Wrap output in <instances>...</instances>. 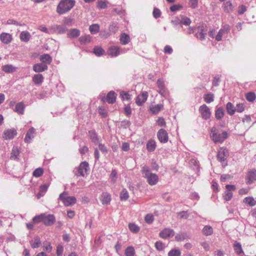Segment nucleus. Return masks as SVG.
<instances>
[{
	"label": "nucleus",
	"instance_id": "obj_1",
	"mask_svg": "<svg viewBox=\"0 0 256 256\" xmlns=\"http://www.w3.org/2000/svg\"><path fill=\"white\" fill-rule=\"evenodd\" d=\"M141 172L142 177L146 180L150 186H154L158 182V176L156 174L152 173L148 166L146 165L142 166Z\"/></svg>",
	"mask_w": 256,
	"mask_h": 256
},
{
	"label": "nucleus",
	"instance_id": "obj_2",
	"mask_svg": "<svg viewBox=\"0 0 256 256\" xmlns=\"http://www.w3.org/2000/svg\"><path fill=\"white\" fill-rule=\"evenodd\" d=\"M76 4L75 0H61L56 7V12L60 15L70 12Z\"/></svg>",
	"mask_w": 256,
	"mask_h": 256
},
{
	"label": "nucleus",
	"instance_id": "obj_3",
	"mask_svg": "<svg viewBox=\"0 0 256 256\" xmlns=\"http://www.w3.org/2000/svg\"><path fill=\"white\" fill-rule=\"evenodd\" d=\"M210 136L214 143H222L228 137L226 132L224 131L222 133L216 132L215 128H212L211 129Z\"/></svg>",
	"mask_w": 256,
	"mask_h": 256
},
{
	"label": "nucleus",
	"instance_id": "obj_4",
	"mask_svg": "<svg viewBox=\"0 0 256 256\" xmlns=\"http://www.w3.org/2000/svg\"><path fill=\"white\" fill-rule=\"evenodd\" d=\"M230 26L228 24H222V28L216 33V40L219 42L222 40L223 38H226V35L230 32Z\"/></svg>",
	"mask_w": 256,
	"mask_h": 256
},
{
	"label": "nucleus",
	"instance_id": "obj_5",
	"mask_svg": "<svg viewBox=\"0 0 256 256\" xmlns=\"http://www.w3.org/2000/svg\"><path fill=\"white\" fill-rule=\"evenodd\" d=\"M67 192H64L61 193L58 199L63 202L66 206H70L74 204L76 202V198L74 196H68Z\"/></svg>",
	"mask_w": 256,
	"mask_h": 256
},
{
	"label": "nucleus",
	"instance_id": "obj_6",
	"mask_svg": "<svg viewBox=\"0 0 256 256\" xmlns=\"http://www.w3.org/2000/svg\"><path fill=\"white\" fill-rule=\"evenodd\" d=\"M229 156L228 150L225 148H220L217 154L218 159L222 162L223 166L227 165L226 162H225Z\"/></svg>",
	"mask_w": 256,
	"mask_h": 256
},
{
	"label": "nucleus",
	"instance_id": "obj_7",
	"mask_svg": "<svg viewBox=\"0 0 256 256\" xmlns=\"http://www.w3.org/2000/svg\"><path fill=\"white\" fill-rule=\"evenodd\" d=\"M127 50L124 48H120L116 46H110L107 50L108 54L110 57H116L121 54L126 52Z\"/></svg>",
	"mask_w": 256,
	"mask_h": 256
},
{
	"label": "nucleus",
	"instance_id": "obj_8",
	"mask_svg": "<svg viewBox=\"0 0 256 256\" xmlns=\"http://www.w3.org/2000/svg\"><path fill=\"white\" fill-rule=\"evenodd\" d=\"M199 112L202 119L207 120L210 118L212 116L210 109L205 104L200 106Z\"/></svg>",
	"mask_w": 256,
	"mask_h": 256
},
{
	"label": "nucleus",
	"instance_id": "obj_9",
	"mask_svg": "<svg viewBox=\"0 0 256 256\" xmlns=\"http://www.w3.org/2000/svg\"><path fill=\"white\" fill-rule=\"evenodd\" d=\"M89 169L88 164L86 162H83L80 163L77 169L78 173H76V176L80 175L83 177L85 176L87 174V172Z\"/></svg>",
	"mask_w": 256,
	"mask_h": 256
},
{
	"label": "nucleus",
	"instance_id": "obj_10",
	"mask_svg": "<svg viewBox=\"0 0 256 256\" xmlns=\"http://www.w3.org/2000/svg\"><path fill=\"white\" fill-rule=\"evenodd\" d=\"M158 138L161 143H166L168 140V134L166 131L163 129H160L157 134Z\"/></svg>",
	"mask_w": 256,
	"mask_h": 256
},
{
	"label": "nucleus",
	"instance_id": "obj_11",
	"mask_svg": "<svg viewBox=\"0 0 256 256\" xmlns=\"http://www.w3.org/2000/svg\"><path fill=\"white\" fill-rule=\"evenodd\" d=\"M206 34L207 30L206 26L202 25L198 26V32L196 34V36L198 39L201 40H204Z\"/></svg>",
	"mask_w": 256,
	"mask_h": 256
},
{
	"label": "nucleus",
	"instance_id": "obj_12",
	"mask_svg": "<svg viewBox=\"0 0 256 256\" xmlns=\"http://www.w3.org/2000/svg\"><path fill=\"white\" fill-rule=\"evenodd\" d=\"M192 22L191 20L184 16V15H180V18L178 20L174 23L176 25L180 24V26L182 28L183 26H189Z\"/></svg>",
	"mask_w": 256,
	"mask_h": 256
},
{
	"label": "nucleus",
	"instance_id": "obj_13",
	"mask_svg": "<svg viewBox=\"0 0 256 256\" xmlns=\"http://www.w3.org/2000/svg\"><path fill=\"white\" fill-rule=\"evenodd\" d=\"M66 28L64 26L54 24L51 26V34H62L66 31Z\"/></svg>",
	"mask_w": 256,
	"mask_h": 256
},
{
	"label": "nucleus",
	"instance_id": "obj_14",
	"mask_svg": "<svg viewBox=\"0 0 256 256\" xmlns=\"http://www.w3.org/2000/svg\"><path fill=\"white\" fill-rule=\"evenodd\" d=\"M174 234V232L173 230L166 228L160 232V236L162 238L166 239L172 237Z\"/></svg>",
	"mask_w": 256,
	"mask_h": 256
},
{
	"label": "nucleus",
	"instance_id": "obj_15",
	"mask_svg": "<svg viewBox=\"0 0 256 256\" xmlns=\"http://www.w3.org/2000/svg\"><path fill=\"white\" fill-rule=\"evenodd\" d=\"M148 97V93L146 92H142L136 97V103L139 106H142L147 100Z\"/></svg>",
	"mask_w": 256,
	"mask_h": 256
},
{
	"label": "nucleus",
	"instance_id": "obj_16",
	"mask_svg": "<svg viewBox=\"0 0 256 256\" xmlns=\"http://www.w3.org/2000/svg\"><path fill=\"white\" fill-rule=\"evenodd\" d=\"M16 134V130L14 128L8 129L4 130L3 138L6 140H11L12 139Z\"/></svg>",
	"mask_w": 256,
	"mask_h": 256
},
{
	"label": "nucleus",
	"instance_id": "obj_17",
	"mask_svg": "<svg viewBox=\"0 0 256 256\" xmlns=\"http://www.w3.org/2000/svg\"><path fill=\"white\" fill-rule=\"evenodd\" d=\"M44 224L47 226L52 225L56 222V218L53 214H44Z\"/></svg>",
	"mask_w": 256,
	"mask_h": 256
},
{
	"label": "nucleus",
	"instance_id": "obj_18",
	"mask_svg": "<svg viewBox=\"0 0 256 256\" xmlns=\"http://www.w3.org/2000/svg\"><path fill=\"white\" fill-rule=\"evenodd\" d=\"M256 180V170L253 169L249 171L246 177V182L248 184H252Z\"/></svg>",
	"mask_w": 256,
	"mask_h": 256
},
{
	"label": "nucleus",
	"instance_id": "obj_19",
	"mask_svg": "<svg viewBox=\"0 0 256 256\" xmlns=\"http://www.w3.org/2000/svg\"><path fill=\"white\" fill-rule=\"evenodd\" d=\"M36 129L32 127L27 132L26 136L24 138V142L26 143L31 142L32 138H34L35 136Z\"/></svg>",
	"mask_w": 256,
	"mask_h": 256
},
{
	"label": "nucleus",
	"instance_id": "obj_20",
	"mask_svg": "<svg viewBox=\"0 0 256 256\" xmlns=\"http://www.w3.org/2000/svg\"><path fill=\"white\" fill-rule=\"evenodd\" d=\"M100 199L102 204L108 205L111 201V196L107 192H104L100 195Z\"/></svg>",
	"mask_w": 256,
	"mask_h": 256
},
{
	"label": "nucleus",
	"instance_id": "obj_21",
	"mask_svg": "<svg viewBox=\"0 0 256 256\" xmlns=\"http://www.w3.org/2000/svg\"><path fill=\"white\" fill-rule=\"evenodd\" d=\"M12 39V34L9 33L2 32L0 34V40L4 44H8L11 42Z\"/></svg>",
	"mask_w": 256,
	"mask_h": 256
},
{
	"label": "nucleus",
	"instance_id": "obj_22",
	"mask_svg": "<svg viewBox=\"0 0 256 256\" xmlns=\"http://www.w3.org/2000/svg\"><path fill=\"white\" fill-rule=\"evenodd\" d=\"M48 68V66L42 62L36 64L33 66L34 70L38 72H44Z\"/></svg>",
	"mask_w": 256,
	"mask_h": 256
},
{
	"label": "nucleus",
	"instance_id": "obj_23",
	"mask_svg": "<svg viewBox=\"0 0 256 256\" xmlns=\"http://www.w3.org/2000/svg\"><path fill=\"white\" fill-rule=\"evenodd\" d=\"M89 136L92 142L94 144H97L100 142V137L98 136V134L94 130H92L89 131Z\"/></svg>",
	"mask_w": 256,
	"mask_h": 256
},
{
	"label": "nucleus",
	"instance_id": "obj_24",
	"mask_svg": "<svg viewBox=\"0 0 256 256\" xmlns=\"http://www.w3.org/2000/svg\"><path fill=\"white\" fill-rule=\"evenodd\" d=\"M40 60L42 64H46L47 66L52 62V58L48 54H44L40 56Z\"/></svg>",
	"mask_w": 256,
	"mask_h": 256
},
{
	"label": "nucleus",
	"instance_id": "obj_25",
	"mask_svg": "<svg viewBox=\"0 0 256 256\" xmlns=\"http://www.w3.org/2000/svg\"><path fill=\"white\" fill-rule=\"evenodd\" d=\"M225 112L222 107L216 108L215 111V118L217 120H221L224 116Z\"/></svg>",
	"mask_w": 256,
	"mask_h": 256
},
{
	"label": "nucleus",
	"instance_id": "obj_26",
	"mask_svg": "<svg viewBox=\"0 0 256 256\" xmlns=\"http://www.w3.org/2000/svg\"><path fill=\"white\" fill-rule=\"evenodd\" d=\"M31 38L30 33L28 31H22L20 35V38L21 41L28 42Z\"/></svg>",
	"mask_w": 256,
	"mask_h": 256
},
{
	"label": "nucleus",
	"instance_id": "obj_27",
	"mask_svg": "<svg viewBox=\"0 0 256 256\" xmlns=\"http://www.w3.org/2000/svg\"><path fill=\"white\" fill-rule=\"evenodd\" d=\"M116 98V94L114 91L110 92L106 96V101L109 104H114L115 102Z\"/></svg>",
	"mask_w": 256,
	"mask_h": 256
},
{
	"label": "nucleus",
	"instance_id": "obj_28",
	"mask_svg": "<svg viewBox=\"0 0 256 256\" xmlns=\"http://www.w3.org/2000/svg\"><path fill=\"white\" fill-rule=\"evenodd\" d=\"M130 40V36L126 33H122L120 38V41L121 44L126 45L129 43Z\"/></svg>",
	"mask_w": 256,
	"mask_h": 256
},
{
	"label": "nucleus",
	"instance_id": "obj_29",
	"mask_svg": "<svg viewBox=\"0 0 256 256\" xmlns=\"http://www.w3.org/2000/svg\"><path fill=\"white\" fill-rule=\"evenodd\" d=\"M80 35V30L76 28L70 29L68 34L70 38H76Z\"/></svg>",
	"mask_w": 256,
	"mask_h": 256
},
{
	"label": "nucleus",
	"instance_id": "obj_30",
	"mask_svg": "<svg viewBox=\"0 0 256 256\" xmlns=\"http://www.w3.org/2000/svg\"><path fill=\"white\" fill-rule=\"evenodd\" d=\"M31 246L34 248H38L40 246L41 244V241L39 236H36L30 242Z\"/></svg>",
	"mask_w": 256,
	"mask_h": 256
},
{
	"label": "nucleus",
	"instance_id": "obj_31",
	"mask_svg": "<svg viewBox=\"0 0 256 256\" xmlns=\"http://www.w3.org/2000/svg\"><path fill=\"white\" fill-rule=\"evenodd\" d=\"M156 148V142L154 140H150L146 144V149L148 152H154Z\"/></svg>",
	"mask_w": 256,
	"mask_h": 256
},
{
	"label": "nucleus",
	"instance_id": "obj_32",
	"mask_svg": "<svg viewBox=\"0 0 256 256\" xmlns=\"http://www.w3.org/2000/svg\"><path fill=\"white\" fill-rule=\"evenodd\" d=\"M164 108V106L162 104H158L154 106H152L150 108V110L153 114H158Z\"/></svg>",
	"mask_w": 256,
	"mask_h": 256
},
{
	"label": "nucleus",
	"instance_id": "obj_33",
	"mask_svg": "<svg viewBox=\"0 0 256 256\" xmlns=\"http://www.w3.org/2000/svg\"><path fill=\"white\" fill-rule=\"evenodd\" d=\"M222 8L226 12H232L233 10L232 3L230 1H227L224 2Z\"/></svg>",
	"mask_w": 256,
	"mask_h": 256
},
{
	"label": "nucleus",
	"instance_id": "obj_34",
	"mask_svg": "<svg viewBox=\"0 0 256 256\" xmlns=\"http://www.w3.org/2000/svg\"><path fill=\"white\" fill-rule=\"evenodd\" d=\"M91 38L90 34L82 36L79 38V41L82 44H86L90 42Z\"/></svg>",
	"mask_w": 256,
	"mask_h": 256
},
{
	"label": "nucleus",
	"instance_id": "obj_35",
	"mask_svg": "<svg viewBox=\"0 0 256 256\" xmlns=\"http://www.w3.org/2000/svg\"><path fill=\"white\" fill-rule=\"evenodd\" d=\"M226 110L230 116H232L236 112V107L234 106V104L230 102H228L227 103L226 106Z\"/></svg>",
	"mask_w": 256,
	"mask_h": 256
},
{
	"label": "nucleus",
	"instance_id": "obj_36",
	"mask_svg": "<svg viewBox=\"0 0 256 256\" xmlns=\"http://www.w3.org/2000/svg\"><path fill=\"white\" fill-rule=\"evenodd\" d=\"M14 110L20 114H23L24 110V106L22 102L18 103L15 107Z\"/></svg>",
	"mask_w": 256,
	"mask_h": 256
},
{
	"label": "nucleus",
	"instance_id": "obj_37",
	"mask_svg": "<svg viewBox=\"0 0 256 256\" xmlns=\"http://www.w3.org/2000/svg\"><path fill=\"white\" fill-rule=\"evenodd\" d=\"M48 186L46 184H43L40 186V192L36 196L38 199L40 198L41 197L44 195L48 190Z\"/></svg>",
	"mask_w": 256,
	"mask_h": 256
},
{
	"label": "nucleus",
	"instance_id": "obj_38",
	"mask_svg": "<svg viewBox=\"0 0 256 256\" xmlns=\"http://www.w3.org/2000/svg\"><path fill=\"white\" fill-rule=\"evenodd\" d=\"M204 100L207 104L211 103L214 100V95L212 92H208L204 95Z\"/></svg>",
	"mask_w": 256,
	"mask_h": 256
},
{
	"label": "nucleus",
	"instance_id": "obj_39",
	"mask_svg": "<svg viewBox=\"0 0 256 256\" xmlns=\"http://www.w3.org/2000/svg\"><path fill=\"white\" fill-rule=\"evenodd\" d=\"M89 30L92 34H97L100 30L99 24H95L90 25L89 27Z\"/></svg>",
	"mask_w": 256,
	"mask_h": 256
},
{
	"label": "nucleus",
	"instance_id": "obj_40",
	"mask_svg": "<svg viewBox=\"0 0 256 256\" xmlns=\"http://www.w3.org/2000/svg\"><path fill=\"white\" fill-rule=\"evenodd\" d=\"M202 232L206 236H210L213 234V228L210 226H206L202 229Z\"/></svg>",
	"mask_w": 256,
	"mask_h": 256
},
{
	"label": "nucleus",
	"instance_id": "obj_41",
	"mask_svg": "<svg viewBox=\"0 0 256 256\" xmlns=\"http://www.w3.org/2000/svg\"><path fill=\"white\" fill-rule=\"evenodd\" d=\"M234 250L238 254H244V252L242 250V246L240 242H236L234 245Z\"/></svg>",
	"mask_w": 256,
	"mask_h": 256
},
{
	"label": "nucleus",
	"instance_id": "obj_42",
	"mask_svg": "<svg viewBox=\"0 0 256 256\" xmlns=\"http://www.w3.org/2000/svg\"><path fill=\"white\" fill-rule=\"evenodd\" d=\"M20 150L18 147H14L12 150L10 158L13 160H16L18 158V156L19 155Z\"/></svg>",
	"mask_w": 256,
	"mask_h": 256
},
{
	"label": "nucleus",
	"instance_id": "obj_43",
	"mask_svg": "<svg viewBox=\"0 0 256 256\" xmlns=\"http://www.w3.org/2000/svg\"><path fill=\"white\" fill-rule=\"evenodd\" d=\"M244 202L250 206H254L256 204V200L252 197H246L244 200Z\"/></svg>",
	"mask_w": 256,
	"mask_h": 256
},
{
	"label": "nucleus",
	"instance_id": "obj_44",
	"mask_svg": "<svg viewBox=\"0 0 256 256\" xmlns=\"http://www.w3.org/2000/svg\"><path fill=\"white\" fill-rule=\"evenodd\" d=\"M93 52L96 56H100L104 54V50L101 47L95 46L94 48Z\"/></svg>",
	"mask_w": 256,
	"mask_h": 256
},
{
	"label": "nucleus",
	"instance_id": "obj_45",
	"mask_svg": "<svg viewBox=\"0 0 256 256\" xmlns=\"http://www.w3.org/2000/svg\"><path fill=\"white\" fill-rule=\"evenodd\" d=\"M44 214H40L34 216L32 218L33 222L38 224L40 222H44Z\"/></svg>",
	"mask_w": 256,
	"mask_h": 256
},
{
	"label": "nucleus",
	"instance_id": "obj_46",
	"mask_svg": "<svg viewBox=\"0 0 256 256\" xmlns=\"http://www.w3.org/2000/svg\"><path fill=\"white\" fill-rule=\"evenodd\" d=\"M135 254V250L132 246H129L125 250L126 256H134Z\"/></svg>",
	"mask_w": 256,
	"mask_h": 256
},
{
	"label": "nucleus",
	"instance_id": "obj_47",
	"mask_svg": "<svg viewBox=\"0 0 256 256\" xmlns=\"http://www.w3.org/2000/svg\"><path fill=\"white\" fill-rule=\"evenodd\" d=\"M246 100L250 102H253L256 98V95L254 92H249L246 94Z\"/></svg>",
	"mask_w": 256,
	"mask_h": 256
},
{
	"label": "nucleus",
	"instance_id": "obj_48",
	"mask_svg": "<svg viewBox=\"0 0 256 256\" xmlns=\"http://www.w3.org/2000/svg\"><path fill=\"white\" fill-rule=\"evenodd\" d=\"M168 256H180L181 252L180 250L174 248L171 250L168 254Z\"/></svg>",
	"mask_w": 256,
	"mask_h": 256
},
{
	"label": "nucleus",
	"instance_id": "obj_49",
	"mask_svg": "<svg viewBox=\"0 0 256 256\" xmlns=\"http://www.w3.org/2000/svg\"><path fill=\"white\" fill-rule=\"evenodd\" d=\"M128 194L126 188H124L120 192V198L122 200H126L128 198Z\"/></svg>",
	"mask_w": 256,
	"mask_h": 256
},
{
	"label": "nucleus",
	"instance_id": "obj_50",
	"mask_svg": "<svg viewBox=\"0 0 256 256\" xmlns=\"http://www.w3.org/2000/svg\"><path fill=\"white\" fill-rule=\"evenodd\" d=\"M44 174V170L42 168H36L33 172V176L36 178H38L42 175Z\"/></svg>",
	"mask_w": 256,
	"mask_h": 256
},
{
	"label": "nucleus",
	"instance_id": "obj_51",
	"mask_svg": "<svg viewBox=\"0 0 256 256\" xmlns=\"http://www.w3.org/2000/svg\"><path fill=\"white\" fill-rule=\"evenodd\" d=\"M16 68L11 64L5 65L3 66L2 70L6 72H12L15 70Z\"/></svg>",
	"mask_w": 256,
	"mask_h": 256
},
{
	"label": "nucleus",
	"instance_id": "obj_52",
	"mask_svg": "<svg viewBox=\"0 0 256 256\" xmlns=\"http://www.w3.org/2000/svg\"><path fill=\"white\" fill-rule=\"evenodd\" d=\"M117 179V172L115 170H112L110 174V182L114 184L116 182Z\"/></svg>",
	"mask_w": 256,
	"mask_h": 256
},
{
	"label": "nucleus",
	"instance_id": "obj_53",
	"mask_svg": "<svg viewBox=\"0 0 256 256\" xmlns=\"http://www.w3.org/2000/svg\"><path fill=\"white\" fill-rule=\"evenodd\" d=\"M128 228L132 232L134 233H136L140 230V228L134 224H130Z\"/></svg>",
	"mask_w": 256,
	"mask_h": 256
},
{
	"label": "nucleus",
	"instance_id": "obj_54",
	"mask_svg": "<svg viewBox=\"0 0 256 256\" xmlns=\"http://www.w3.org/2000/svg\"><path fill=\"white\" fill-rule=\"evenodd\" d=\"M186 234L184 232H180L177 234L175 236V239L178 242H181L186 238Z\"/></svg>",
	"mask_w": 256,
	"mask_h": 256
},
{
	"label": "nucleus",
	"instance_id": "obj_55",
	"mask_svg": "<svg viewBox=\"0 0 256 256\" xmlns=\"http://www.w3.org/2000/svg\"><path fill=\"white\" fill-rule=\"evenodd\" d=\"M245 106L244 104L238 103L237 104L236 106V112H242L244 111Z\"/></svg>",
	"mask_w": 256,
	"mask_h": 256
},
{
	"label": "nucleus",
	"instance_id": "obj_56",
	"mask_svg": "<svg viewBox=\"0 0 256 256\" xmlns=\"http://www.w3.org/2000/svg\"><path fill=\"white\" fill-rule=\"evenodd\" d=\"M194 28L192 27L189 26L188 28H182V30L186 34H193L194 32Z\"/></svg>",
	"mask_w": 256,
	"mask_h": 256
},
{
	"label": "nucleus",
	"instance_id": "obj_57",
	"mask_svg": "<svg viewBox=\"0 0 256 256\" xmlns=\"http://www.w3.org/2000/svg\"><path fill=\"white\" fill-rule=\"evenodd\" d=\"M38 30L46 34H51V26L49 28H48L42 25L39 26Z\"/></svg>",
	"mask_w": 256,
	"mask_h": 256
},
{
	"label": "nucleus",
	"instance_id": "obj_58",
	"mask_svg": "<svg viewBox=\"0 0 256 256\" xmlns=\"http://www.w3.org/2000/svg\"><path fill=\"white\" fill-rule=\"evenodd\" d=\"M145 221L148 224H152L154 220V216L152 214H147L145 216Z\"/></svg>",
	"mask_w": 256,
	"mask_h": 256
},
{
	"label": "nucleus",
	"instance_id": "obj_59",
	"mask_svg": "<svg viewBox=\"0 0 256 256\" xmlns=\"http://www.w3.org/2000/svg\"><path fill=\"white\" fill-rule=\"evenodd\" d=\"M120 97L122 100H128L130 98V95L128 92L124 91H122L120 93Z\"/></svg>",
	"mask_w": 256,
	"mask_h": 256
},
{
	"label": "nucleus",
	"instance_id": "obj_60",
	"mask_svg": "<svg viewBox=\"0 0 256 256\" xmlns=\"http://www.w3.org/2000/svg\"><path fill=\"white\" fill-rule=\"evenodd\" d=\"M98 112L103 118H106L108 116V112L103 106L98 108Z\"/></svg>",
	"mask_w": 256,
	"mask_h": 256
},
{
	"label": "nucleus",
	"instance_id": "obj_61",
	"mask_svg": "<svg viewBox=\"0 0 256 256\" xmlns=\"http://www.w3.org/2000/svg\"><path fill=\"white\" fill-rule=\"evenodd\" d=\"M155 246L156 250L160 251L163 250L164 248V244L160 241L156 242L155 243Z\"/></svg>",
	"mask_w": 256,
	"mask_h": 256
},
{
	"label": "nucleus",
	"instance_id": "obj_62",
	"mask_svg": "<svg viewBox=\"0 0 256 256\" xmlns=\"http://www.w3.org/2000/svg\"><path fill=\"white\" fill-rule=\"evenodd\" d=\"M98 146L99 150L104 154H106L108 152V148H107L104 146V144H102V143H98L97 144Z\"/></svg>",
	"mask_w": 256,
	"mask_h": 256
},
{
	"label": "nucleus",
	"instance_id": "obj_63",
	"mask_svg": "<svg viewBox=\"0 0 256 256\" xmlns=\"http://www.w3.org/2000/svg\"><path fill=\"white\" fill-rule=\"evenodd\" d=\"M232 197V192L226 191L224 195V199L226 200H230Z\"/></svg>",
	"mask_w": 256,
	"mask_h": 256
},
{
	"label": "nucleus",
	"instance_id": "obj_64",
	"mask_svg": "<svg viewBox=\"0 0 256 256\" xmlns=\"http://www.w3.org/2000/svg\"><path fill=\"white\" fill-rule=\"evenodd\" d=\"M178 216H180V218L187 219L190 214L187 211H182L178 213Z\"/></svg>",
	"mask_w": 256,
	"mask_h": 256
}]
</instances>
